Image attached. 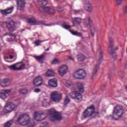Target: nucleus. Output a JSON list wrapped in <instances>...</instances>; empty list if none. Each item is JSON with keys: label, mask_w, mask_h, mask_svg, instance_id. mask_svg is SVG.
Returning <instances> with one entry per match:
<instances>
[{"label": "nucleus", "mask_w": 127, "mask_h": 127, "mask_svg": "<svg viewBox=\"0 0 127 127\" xmlns=\"http://www.w3.org/2000/svg\"><path fill=\"white\" fill-rule=\"evenodd\" d=\"M76 86L79 93L76 91H71L69 93V96H70L71 99L74 100L76 103H80L83 100V96L81 93H84V84L82 83H78Z\"/></svg>", "instance_id": "nucleus-1"}, {"label": "nucleus", "mask_w": 127, "mask_h": 127, "mask_svg": "<svg viewBox=\"0 0 127 127\" xmlns=\"http://www.w3.org/2000/svg\"><path fill=\"white\" fill-rule=\"evenodd\" d=\"M109 42L108 52L110 55H112L114 60H117L118 56H117V52H116V51L119 50V47H116L114 48L115 43L114 42V39L112 37H109Z\"/></svg>", "instance_id": "nucleus-2"}, {"label": "nucleus", "mask_w": 127, "mask_h": 127, "mask_svg": "<svg viewBox=\"0 0 127 127\" xmlns=\"http://www.w3.org/2000/svg\"><path fill=\"white\" fill-rule=\"evenodd\" d=\"M96 107L94 104H92L89 107H87L86 110L83 112V115L84 118H96L98 115H99V111L95 112Z\"/></svg>", "instance_id": "nucleus-3"}, {"label": "nucleus", "mask_w": 127, "mask_h": 127, "mask_svg": "<svg viewBox=\"0 0 127 127\" xmlns=\"http://www.w3.org/2000/svg\"><path fill=\"white\" fill-rule=\"evenodd\" d=\"M124 114V108L121 105H117L114 107L112 118L115 121H118Z\"/></svg>", "instance_id": "nucleus-4"}, {"label": "nucleus", "mask_w": 127, "mask_h": 127, "mask_svg": "<svg viewBox=\"0 0 127 127\" xmlns=\"http://www.w3.org/2000/svg\"><path fill=\"white\" fill-rule=\"evenodd\" d=\"M48 113L51 117L50 118L51 122H56V121L60 122L62 120V115H61L60 113L56 111L55 109H50L48 110Z\"/></svg>", "instance_id": "nucleus-5"}, {"label": "nucleus", "mask_w": 127, "mask_h": 127, "mask_svg": "<svg viewBox=\"0 0 127 127\" xmlns=\"http://www.w3.org/2000/svg\"><path fill=\"white\" fill-rule=\"evenodd\" d=\"M17 122L22 127H25L27 125H29L30 121L29 120V115L28 114H23L18 118Z\"/></svg>", "instance_id": "nucleus-6"}, {"label": "nucleus", "mask_w": 127, "mask_h": 127, "mask_svg": "<svg viewBox=\"0 0 127 127\" xmlns=\"http://www.w3.org/2000/svg\"><path fill=\"white\" fill-rule=\"evenodd\" d=\"M86 76L87 73L86 70L83 69H78L73 73V77L77 80H81L84 78H86Z\"/></svg>", "instance_id": "nucleus-7"}, {"label": "nucleus", "mask_w": 127, "mask_h": 127, "mask_svg": "<svg viewBox=\"0 0 127 127\" xmlns=\"http://www.w3.org/2000/svg\"><path fill=\"white\" fill-rule=\"evenodd\" d=\"M62 93L57 91H53L51 94V99L53 102H59L62 99Z\"/></svg>", "instance_id": "nucleus-8"}, {"label": "nucleus", "mask_w": 127, "mask_h": 127, "mask_svg": "<svg viewBox=\"0 0 127 127\" xmlns=\"http://www.w3.org/2000/svg\"><path fill=\"white\" fill-rule=\"evenodd\" d=\"M102 59H103V52L102 51H100L99 52V64H96L94 68L93 69V71L92 72V74L90 77L91 80L94 79V77L96 76V74H97V72H98V69H99V67H100V64L102 62Z\"/></svg>", "instance_id": "nucleus-9"}, {"label": "nucleus", "mask_w": 127, "mask_h": 127, "mask_svg": "<svg viewBox=\"0 0 127 127\" xmlns=\"http://www.w3.org/2000/svg\"><path fill=\"white\" fill-rule=\"evenodd\" d=\"M5 23L8 31H10V32H13V31L16 30V27L15 26V23L13 21V20H8Z\"/></svg>", "instance_id": "nucleus-10"}, {"label": "nucleus", "mask_w": 127, "mask_h": 127, "mask_svg": "<svg viewBox=\"0 0 127 127\" xmlns=\"http://www.w3.org/2000/svg\"><path fill=\"white\" fill-rule=\"evenodd\" d=\"M83 25L84 27H89V28H94V25H93V22L91 17H88L83 19Z\"/></svg>", "instance_id": "nucleus-11"}, {"label": "nucleus", "mask_w": 127, "mask_h": 127, "mask_svg": "<svg viewBox=\"0 0 127 127\" xmlns=\"http://www.w3.org/2000/svg\"><path fill=\"white\" fill-rule=\"evenodd\" d=\"M16 108V105L12 102L8 103L5 106V112L6 113H10Z\"/></svg>", "instance_id": "nucleus-12"}, {"label": "nucleus", "mask_w": 127, "mask_h": 127, "mask_svg": "<svg viewBox=\"0 0 127 127\" xmlns=\"http://www.w3.org/2000/svg\"><path fill=\"white\" fill-rule=\"evenodd\" d=\"M33 84L36 87H39L43 84V79L40 76H37L33 81Z\"/></svg>", "instance_id": "nucleus-13"}, {"label": "nucleus", "mask_w": 127, "mask_h": 127, "mask_svg": "<svg viewBox=\"0 0 127 127\" xmlns=\"http://www.w3.org/2000/svg\"><path fill=\"white\" fill-rule=\"evenodd\" d=\"M34 119L37 121V122H40L45 120V118H43L44 116V113H40L36 112L34 113Z\"/></svg>", "instance_id": "nucleus-14"}, {"label": "nucleus", "mask_w": 127, "mask_h": 127, "mask_svg": "<svg viewBox=\"0 0 127 127\" xmlns=\"http://www.w3.org/2000/svg\"><path fill=\"white\" fill-rule=\"evenodd\" d=\"M17 9L23 11L25 7V1L24 0H17Z\"/></svg>", "instance_id": "nucleus-15"}, {"label": "nucleus", "mask_w": 127, "mask_h": 127, "mask_svg": "<svg viewBox=\"0 0 127 127\" xmlns=\"http://www.w3.org/2000/svg\"><path fill=\"white\" fill-rule=\"evenodd\" d=\"M67 70H68V66L66 65H62L59 69V74L60 76H64L66 73H67Z\"/></svg>", "instance_id": "nucleus-16"}, {"label": "nucleus", "mask_w": 127, "mask_h": 127, "mask_svg": "<svg viewBox=\"0 0 127 127\" xmlns=\"http://www.w3.org/2000/svg\"><path fill=\"white\" fill-rule=\"evenodd\" d=\"M49 85L52 88H56L58 86V80L56 78H52L48 81Z\"/></svg>", "instance_id": "nucleus-17"}, {"label": "nucleus", "mask_w": 127, "mask_h": 127, "mask_svg": "<svg viewBox=\"0 0 127 127\" xmlns=\"http://www.w3.org/2000/svg\"><path fill=\"white\" fill-rule=\"evenodd\" d=\"M14 7L13 6H11V7L4 9V10H0V11L2 14H3V15H6V14H10V13H11L13 10Z\"/></svg>", "instance_id": "nucleus-18"}, {"label": "nucleus", "mask_w": 127, "mask_h": 127, "mask_svg": "<svg viewBox=\"0 0 127 127\" xmlns=\"http://www.w3.org/2000/svg\"><path fill=\"white\" fill-rule=\"evenodd\" d=\"M28 23L32 25H38L39 22L37 21L34 18H29L27 20Z\"/></svg>", "instance_id": "nucleus-19"}, {"label": "nucleus", "mask_w": 127, "mask_h": 127, "mask_svg": "<svg viewBox=\"0 0 127 127\" xmlns=\"http://www.w3.org/2000/svg\"><path fill=\"white\" fill-rule=\"evenodd\" d=\"M9 82V78H5L0 81V84L1 86V87H6V84L7 83Z\"/></svg>", "instance_id": "nucleus-20"}, {"label": "nucleus", "mask_w": 127, "mask_h": 127, "mask_svg": "<svg viewBox=\"0 0 127 127\" xmlns=\"http://www.w3.org/2000/svg\"><path fill=\"white\" fill-rule=\"evenodd\" d=\"M34 58H35L36 60H37L39 62L45 60V56H44V55H41L39 56H34Z\"/></svg>", "instance_id": "nucleus-21"}, {"label": "nucleus", "mask_w": 127, "mask_h": 127, "mask_svg": "<svg viewBox=\"0 0 127 127\" xmlns=\"http://www.w3.org/2000/svg\"><path fill=\"white\" fill-rule=\"evenodd\" d=\"M21 62L17 63L11 66H8V68L10 69L11 71H18L17 67H16V65H18V64H20Z\"/></svg>", "instance_id": "nucleus-22"}, {"label": "nucleus", "mask_w": 127, "mask_h": 127, "mask_svg": "<svg viewBox=\"0 0 127 127\" xmlns=\"http://www.w3.org/2000/svg\"><path fill=\"white\" fill-rule=\"evenodd\" d=\"M85 10L88 12H93V6L91 4V3H90V2H88V3L87 4H86Z\"/></svg>", "instance_id": "nucleus-23"}, {"label": "nucleus", "mask_w": 127, "mask_h": 127, "mask_svg": "<svg viewBox=\"0 0 127 127\" xmlns=\"http://www.w3.org/2000/svg\"><path fill=\"white\" fill-rule=\"evenodd\" d=\"M47 77H53L55 76V72L52 69H49L46 72Z\"/></svg>", "instance_id": "nucleus-24"}, {"label": "nucleus", "mask_w": 127, "mask_h": 127, "mask_svg": "<svg viewBox=\"0 0 127 127\" xmlns=\"http://www.w3.org/2000/svg\"><path fill=\"white\" fill-rule=\"evenodd\" d=\"M6 35H9L11 37V40H14L16 38V35L15 34H12L10 32H7L3 34L4 36H6Z\"/></svg>", "instance_id": "nucleus-25"}, {"label": "nucleus", "mask_w": 127, "mask_h": 127, "mask_svg": "<svg viewBox=\"0 0 127 127\" xmlns=\"http://www.w3.org/2000/svg\"><path fill=\"white\" fill-rule=\"evenodd\" d=\"M19 93L23 96H26L28 94V89L27 88H22L19 90Z\"/></svg>", "instance_id": "nucleus-26"}, {"label": "nucleus", "mask_w": 127, "mask_h": 127, "mask_svg": "<svg viewBox=\"0 0 127 127\" xmlns=\"http://www.w3.org/2000/svg\"><path fill=\"white\" fill-rule=\"evenodd\" d=\"M77 60L79 62L84 61V60H85V59H86V57H85V56H84V55H82L81 54H79L78 55H77Z\"/></svg>", "instance_id": "nucleus-27"}, {"label": "nucleus", "mask_w": 127, "mask_h": 127, "mask_svg": "<svg viewBox=\"0 0 127 127\" xmlns=\"http://www.w3.org/2000/svg\"><path fill=\"white\" fill-rule=\"evenodd\" d=\"M43 11L44 12H46L47 13H53L54 10L53 9H51L50 7H45L43 8Z\"/></svg>", "instance_id": "nucleus-28"}, {"label": "nucleus", "mask_w": 127, "mask_h": 127, "mask_svg": "<svg viewBox=\"0 0 127 127\" xmlns=\"http://www.w3.org/2000/svg\"><path fill=\"white\" fill-rule=\"evenodd\" d=\"M69 31L71 33V34L73 35H75L76 36H79L80 37H82L83 36V34L81 33L77 32L74 30H69Z\"/></svg>", "instance_id": "nucleus-29"}, {"label": "nucleus", "mask_w": 127, "mask_h": 127, "mask_svg": "<svg viewBox=\"0 0 127 127\" xmlns=\"http://www.w3.org/2000/svg\"><path fill=\"white\" fill-rule=\"evenodd\" d=\"M73 23H81V18L79 17H75L72 18Z\"/></svg>", "instance_id": "nucleus-30"}, {"label": "nucleus", "mask_w": 127, "mask_h": 127, "mask_svg": "<svg viewBox=\"0 0 127 127\" xmlns=\"http://www.w3.org/2000/svg\"><path fill=\"white\" fill-rule=\"evenodd\" d=\"M70 98H69V96L66 95L64 100V106H67L68 103H70Z\"/></svg>", "instance_id": "nucleus-31"}, {"label": "nucleus", "mask_w": 127, "mask_h": 127, "mask_svg": "<svg viewBox=\"0 0 127 127\" xmlns=\"http://www.w3.org/2000/svg\"><path fill=\"white\" fill-rule=\"evenodd\" d=\"M60 64L58 59H54L51 63L52 65H56Z\"/></svg>", "instance_id": "nucleus-32"}, {"label": "nucleus", "mask_w": 127, "mask_h": 127, "mask_svg": "<svg viewBox=\"0 0 127 127\" xmlns=\"http://www.w3.org/2000/svg\"><path fill=\"white\" fill-rule=\"evenodd\" d=\"M13 124V121L10 120L6 123L5 125L4 126V127H11V125Z\"/></svg>", "instance_id": "nucleus-33"}, {"label": "nucleus", "mask_w": 127, "mask_h": 127, "mask_svg": "<svg viewBox=\"0 0 127 127\" xmlns=\"http://www.w3.org/2000/svg\"><path fill=\"white\" fill-rule=\"evenodd\" d=\"M48 3V1L47 0H41L40 1V4L42 5L43 6H45V5H47Z\"/></svg>", "instance_id": "nucleus-34"}, {"label": "nucleus", "mask_w": 127, "mask_h": 127, "mask_svg": "<svg viewBox=\"0 0 127 127\" xmlns=\"http://www.w3.org/2000/svg\"><path fill=\"white\" fill-rule=\"evenodd\" d=\"M0 98H1V99H3V100H4L5 99H6L7 98V96H6V95H5V93L0 92Z\"/></svg>", "instance_id": "nucleus-35"}, {"label": "nucleus", "mask_w": 127, "mask_h": 127, "mask_svg": "<svg viewBox=\"0 0 127 127\" xmlns=\"http://www.w3.org/2000/svg\"><path fill=\"white\" fill-rule=\"evenodd\" d=\"M18 71H20V70H24L25 69V64H22L19 67H17Z\"/></svg>", "instance_id": "nucleus-36"}, {"label": "nucleus", "mask_w": 127, "mask_h": 127, "mask_svg": "<svg viewBox=\"0 0 127 127\" xmlns=\"http://www.w3.org/2000/svg\"><path fill=\"white\" fill-rule=\"evenodd\" d=\"M41 42H43V41L36 40L34 42L36 46H39L41 44Z\"/></svg>", "instance_id": "nucleus-37"}, {"label": "nucleus", "mask_w": 127, "mask_h": 127, "mask_svg": "<svg viewBox=\"0 0 127 127\" xmlns=\"http://www.w3.org/2000/svg\"><path fill=\"white\" fill-rule=\"evenodd\" d=\"M82 12V10H73V14H79Z\"/></svg>", "instance_id": "nucleus-38"}, {"label": "nucleus", "mask_w": 127, "mask_h": 127, "mask_svg": "<svg viewBox=\"0 0 127 127\" xmlns=\"http://www.w3.org/2000/svg\"><path fill=\"white\" fill-rule=\"evenodd\" d=\"M123 0H116V4L117 5H121L123 2Z\"/></svg>", "instance_id": "nucleus-39"}, {"label": "nucleus", "mask_w": 127, "mask_h": 127, "mask_svg": "<svg viewBox=\"0 0 127 127\" xmlns=\"http://www.w3.org/2000/svg\"><path fill=\"white\" fill-rule=\"evenodd\" d=\"M6 94H9L10 93V89H4L3 90Z\"/></svg>", "instance_id": "nucleus-40"}, {"label": "nucleus", "mask_w": 127, "mask_h": 127, "mask_svg": "<svg viewBox=\"0 0 127 127\" xmlns=\"http://www.w3.org/2000/svg\"><path fill=\"white\" fill-rule=\"evenodd\" d=\"M34 92H35V93H39V92H41V89L39 88H36L34 90Z\"/></svg>", "instance_id": "nucleus-41"}, {"label": "nucleus", "mask_w": 127, "mask_h": 127, "mask_svg": "<svg viewBox=\"0 0 127 127\" xmlns=\"http://www.w3.org/2000/svg\"><path fill=\"white\" fill-rule=\"evenodd\" d=\"M43 105L44 107H47L49 105V103L45 102L43 103Z\"/></svg>", "instance_id": "nucleus-42"}, {"label": "nucleus", "mask_w": 127, "mask_h": 127, "mask_svg": "<svg viewBox=\"0 0 127 127\" xmlns=\"http://www.w3.org/2000/svg\"><path fill=\"white\" fill-rule=\"evenodd\" d=\"M64 28H65V29H70V28H71V26L66 25Z\"/></svg>", "instance_id": "nucleus-43"}, {"label": "nucleus", "mask_w": 127, "mask_h": 127, "mask_svg": "<svg viewBox=\"0 0 127 127\" xmlns=\"http://www.w3.org/2000/svg\"><path fill=\"white\" fill-rule=\"evenodd\" d=\"M67 25V23H66V22H64V23L62 24V26L64 28L65 27V26H66Z\"/></svg>", "instance_id": "nucleus-44"}, {"label": "nucleus", "mask_w": 127, "mask_h": 127, "mask_svg": "<svg viewBox=\"0 0 127 127\" xmlns=\"http://www.w3.org/2000/svg\"><path fill=\"white\" fill-rule=\"evenodd\" d=\"M57 9H58V11H59L60 12L62 11V10H63V9L60 7H58Z\"/></svg>", "instance_id": "nucleus-45"}, {"label": "nucleus", "mask_w": 127, "mask_h": 127, "mask_svg": "<svg viewBox=\"0 0 127 127\" xmlns=\"http://www.w3.org/2000/svg\"><path fill=\"white\" fill-rule=\"evenodd\" d=\"M69 59H70V60L74 61V58H72V57H69Z\"/></svg>", "instance_id": "nucleus-46"}, {"label": "nucleus", "mask_w": 127, "mask_h": 127, "mask_svg": "<svg viewBox=\"0 0 127 127\" xmlns=\"http://www.w3.org/2000/svg\"><path fill=\"white\" fill-rule=\"evenodd\" d=\"M9 58H10V59H12L13 58V56L10 55Z\"/></svg>", "instance_id": "nucleus-47"}, {"label": "nucleus", "mask_w": 127, "mask_h": 127, "mask_svg": "<svg viewBox=\"0 0 127 127\" xmlns=\"http://www.w3.org/2000/svg\"><path fill=\"white\" fill-rule=\"evenodd\" d=\"M95 33L93 32H91V35L94 37V35Z\"/></svg>", "instance_id": "nucleus-48"}, {"label": "nucleus", "mask_w": 127, "mask_h": 127, "mask_svg": "<svg viewBox=\"0 0 127 127\" xmlns=\"http://www.w3.org/2000/svg\"><path fill=\"white\" fill-rule=\"evenodd\" d=\"M49 49H50L49 48H48L45 50V51H49Z\"/></svg>", "instance_id": "nucleus-49"}, {"label": "nucleus", "mask_w": 127, "mask_h": 127, "mask_svg": "<svg viewBox=\"0 0 127 127\" xmlns=\"http://www.w3.org/2000/svg\"><path fill=\"white\" fill-rule=\"evenodd\" d=\"M45 25V26H50V24H46Z\"/></svg>", "instance_id": "nucleus-50"}, {"label": "nucleus", "mask_w": 127, "mask_h": 127, "mask_svg": "<svg viewBox=\"0 0 127 127\" xmlns=\"http://www.w3.org/2000/svg\"><path fill=\"white\" fill-rule=\"evenodd\" d=\"M6 58V59H8V58H9V57H7Z\"/></svg>", "instance_id": "nucleus-51"}, {"label": "nucleus", "mask_w": 127, "mask_h": 127, "mask_svg": "<svg viewBox=\"0 0 127 127\" xmlns=\"http://www.w3.org/2000/svg\"><path fill=\"white\" fill-rule=\"evenodd\" d=\"M22 31H24V29H22Z\"/></svg>", "instance_id": "nucleus-52"}, {"label": "nucleus", "mask_w": 127, "mask_h": 127, "mask_svg": "<svg viewBox=\"0 0 127 127\" xmlns=\"http://www.w3.org/2000/svg\"><path fill=\"white\" fill-rule=\"evenodd\" d=\"M1 50V48H0V51Z\"/></svg>", "instance_id": "nucleus-53"}, {"label": "nucleus", "mask_w": 127, "mask_h": 127, "mask_svg": "<svg viewBox=\"0 0 127 127\" xmlns=\"http://www.w3.org/2000/svg\"><path fill=\"white\" fill-rule=\"evenodd\" d=\"M105 86H106V85H104Z\"/></svg>", "instance_id": "nucleus-54"}]
</instances>
